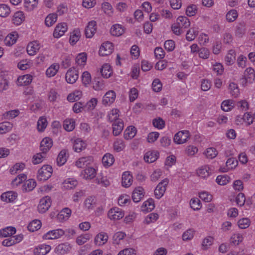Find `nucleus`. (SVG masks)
I'll return each instance as SVG.
<instances>
[{
    "mask_svg": "<svg viewBox=\"0 0 255 255\" xmlns=\"http://www.w3.org/2000/svg\"><path fill=\"white\" fill-rule=\"evenodd\" d=\"M52 168L48 165H43L37 172V179L39 181H45L49 178L52 173Z\"/></svg>",
    "mask_w": 255,
    "mask_h": 255,
    "instance_id": "f257e3e1",
    "label": "nucleus"
},
{
    "mask_svg": "<svg viewBox=\"0 0 255 255\" xmlns=\"http://www.w3.org/2000/svg\"><path fill=\"white\" fill-rule=\"evenodd\" d=\"M168 183L169 179L165 178L157 185L154 190V195L157 199H159L164 195Z\"/></svg>",
    "mask_w": 255,
    "mask_h": 255,
    "instance_id": "f03ea898",
    "label": "nucleus"
},
{
    "mask_svg": "<svg viewBox=\"0 0 255 255\" xmlns=\"http://www.w3.org/2000/svg\"><path fill=\"white\" fill-rule=\"evenodd\" d=\"M190 133L188 130H181L175 134L173 141L177 144H182L185 143L190 138Z\"/></svg>",
    "mask_w": 255,
    "mask_h": 255,
    "instance_id": "7ed1b4c3",
    "label": "nucleus"
},
{
    "mask_svg": "<svg viewBox=\"0 0 255 255\" xmlns=\"http://www.w3.org/2000/svg\"><path fill=\"white\" fill-rule=\"evenodd\" d=\"M65 234V231L61 229H57L47 232L43 235L45 240H55L60 238Z\"/></svg>",
    "mask_w": 255,
    "mask_h": 255,
    "instance_id": "20e7f679",
    "label": "nucleus"
},
{
    "mask_svg": "<svg viewBox=\"0 0 255 255\" xmlns=\"http://www.w3.org/2000/svg\"><path fill=\"white\" fill-rule=\"evenodd\" d=\"M78 77L79 71L74 67L69 68L65 74V80L69 84L75 83Z\"/></svg>",
    "mask_w": 255,
    "mask_h": 255,
    "instance_id": "39448f33",
    "label": "nucleus"
},
{
    "mask_svg": "<svg viewBox=\"0 0 255 255\" xmlns=\"http://www.w3.org/2000/svg\"><path fill=\"white\" fill-rule=\"evenodd\" d=\"M124 212L118 207H113L108 212V218L111 220H119L124 216Z\"/></svg>",
    "mask_w": 255,
    "mask_h": 255,
    "instance_id": "423d86ee",
    "label": "nucleus"
},
{
    "mask_svg": "<svg viewBox=\"0 0 255 255\" xmlns=\"http://www.w3.org/2000/svg\"><path fill=\"white\" fill-rule=\"evenodd\" d=\"M255 79V72L254 69L248 68L244 72V78L241 80L243 86H245L247 82L252 83Z\"/></svg>",
    "mask_w": 255,
    "mask_h": 255,
    "instance_id": "0eeeda50",
    "label": "nucleus"
},
{
    "mask_svg": "<svg viewBox=\"0 0 255 255\" xmlns=\"http://www.w3.org/2000/svg\"><path fill=\"white\" fill-rule=\"evenodd\" d=\"M196 173L200 178L206 179L212 174V169L209 165H204L196 170Z\"/></svg>",
    "mask_w": 255,
    "mask_h": 255,
    "instance_id": "6e6552de",
    "label": "nucleus"
},
{
    "mask_svg": "<svg viewBox=\"0 0 255 255\" xmlns=\"http://www.w3.org/2000/svg\"><path fill=\"white\" fill-rule=\"evenodd\" d=\"M97 170L93 167H87L82 170L80 176L86 180H91L96 177Z\"/></svg>",
    "mask_w": 255,
    "mask_h": 255,
    "instance_id": "1a4fd4ad",
    "label": "nucleus"
},
{
    "mask_svg": "<svg viewBox=\"0 0 255 255\" xmlns=\"http://www.w3.org/2000/svg\"><path fill=\"white\" fill-rule=\"evenodd\" d=\"M51 205V198L48 196H45L40 199L37 207L38 210L40 213H45L48 210Z\"/></svg>",
    "mask_w": 255,
    "mask_h": 255,
    "instance_id": "9d476101",
    "label": "nucleus"
},
{
    "mask_svg": "<svg viewBox=\"0 0 255 255\" xmlns=\"http://www.w3.org/2000/svg\"><path fill=\"white\" fill-rule=\"evenodd\" d=\"M94 162V159L92 156H89L82 157L79 158L75 162V165L78 168L87 167Z\"/></svg>",
    "mask_w": 255,
    "mask_h": 255,
    "instance_id": "9b49d317",
    "label": "nucleus"
},
{
    "mask_svg": "<svg viewBox=\"0 0 255 255\" xmlns=\"http://www.w3.org/2000/svg\"><path fill=\"white\" fill-rule=\"evenodd\" d=\"M114 48L113 44L109 41L103 43L99 49V54L102 56H105L111 54Z\"/></svg>",
    "mask_w": 255,
    "mask_h": 255,
    "instance_id": "f8f14e48",
    "label": "nucleus"
},
{
    "mask_svg": "<svg viewBox=\"0 0 255 255\" xmlns=\"http://www.w3.org/2000/svg\"><path fill=\"white\" fill-rule=\"evenodd\" d=\"M53 145V141L50 137L44 138L40 143V149L43 154H46L51 148Z\"/></svg>",
    "mask_w": 255,
    "mask_h": 255,
    "instance_id": "ddd939ff",
    "label": "nucleus"
},
{
    "mask_svg": "<svg viewBox=\"0 0 255 255\" xmlns=\"http://www.w3.org/2000/svg\"><path fill=\"white\" fill-rule=\"evenodd\" d=\"M133 182V177L129 171L123 173L122 176V185L125 188L130 187Z\"/></svg>",
    "mask_w": 255,
    "mask_h": 255,
    "instance_id": "4468645a",
    "label": "nucleus"
},
{
    "mask_svg": "<svg viewBox=\"0 0 255 255\" xmlns=\"http://www.w3.org/2000/svg\"><path fill=\"white\" fill-rule=\"evenodd\" d=\"M108 234L104 232L98 233L94 238V243L96 245L101 246L105 245L108 240Z\"/></svg>",
    "mask_w": 255,
    "mask_h": 255,
    "instance_id": "2eb2a0df",
    "label": "nucleus"
},
{
    "mask_svg": "<svg viewBox=\"0 0 255 255\" xmlns=\"http://www.w3.org/2000/svg\"><path fill=\"white\" fill-rule=\"evenodd\" d=\"M40 44L37 41L30 42L27 45L26 50L29 55H34L39 51L40 48Z\"/></svg>",
    "mask_w": 255,
    "mask_h": 255,
    "instance_id": "dca6fc26",
    "label": "nucleus"
},
{
    "mask_svg": "<svg viewBox=\"0 0 255 255\" xmlns=\"http://www.w3.org/2000/svg\"><path fill=\"white\" fill-rule=\"evenodd\" d=\"M116 97V93L114 91H109L103 96L102 103L105 106L110 105L115 101Z\"/></svg>",
    "mask_w": 255,
    "mask_h": 255,
    "instance_id": "f3484780",
    "label": "nucleus"
},
{
    "mask_svg": "<svg viewBox=\"0 0 255 255\" xmlns=\"http://www.w3.org/2000/svg\"><path fill=\"white\" fill-rule=\"evenodd\" d=\"M94 181L95 183L105 187H108L111 184L109 178L107 176H104L102 173H99Z\"/></svg>",
    "mask_w": 255,
    "mask_h": 255,
    "instance_id": "a211bd4d",
    "label": "nucleus"
},
{
    "mask_svg": "<svg viewBox=\"0 0 255 255\" xmlns=\"http://www.w3.org/2000/svg\"><path fill=\"white\" fill-rule=\"evenodd\" d=\"M97 30L96 22L92 20L88 22L87 26L85 28V35L87 38L93 37Z\"/></svg>",
    "mask_w": 255,
    "mask_h": 255,
    "instance_id": "6ab92c4d",
    "label": "nucleus"
},
{
    "mask_svg": "<svg viewBox=\"0 0 255 255\" xmlns=\"http://www.w3.org/2000/svg\"><path fill=\"white\" fill-rule=\"evenodd\" d=\"M67 30V25L66 23H61L56 26L53 32V36L55 38L62 36Z\"/></svg>",
    "mask_w": 255,
    "mask_h": 255,
    "instance_id": "aec40b11",
    "label": "nucleus"
},
{
    "mask_svg": "<svg viewBox=\"0 0 255 255\" xmlns=\"http://www.w3.org/2000/svg\"><path fill=\"white\" fill-rule=\"evenodd\" d=\"M113 133L115 136L119 135L123 131L124 125L122 120H118V121L113 122Z\"/></svg>",
    "mask_w": 255,
    "mask_h": 255,
    "instance_id": "412c9836",
    "label": "nucleus"
},
{
    "mask_svg": "<svg viewBox=\"0 0 255 255\" xmlns=\"http://www.w3.org/2000/svg\"><path fill=\"white\" fill-rule=\"evenodd\" d=\"M17 196V194L16 192L11 191H7L1 195V200L7 203L13 202L15 200Z\"/></svg>",
    "mask_w": 255,
    "mask_h": 255,
    "instance_id": "4be33fe9",
    "label": "nucleus"
},
{
    "mask_svg": "<svg viewBox=\"0 0 255 255\" xmlns=\"http://www.w3.org/2000/svg\"><path fill=\"white\" fill-rule=\"evenodd\" d=\"M144 196V189L141 187H136L133 192L132 198L134 202H139Z\"/></svg>",
    "mask_w": 255,
    "mask_h": 255,
    "instance_id": "5701e85b",
    "label": "nucleus"
},
{
    "mask_svg": "<svg viewBox=\"0 0 255 255\" xmlns=\"http://www.w3.org/2000/svg\"><path fill=\"white\" fill-rule=\"evenodd\" d=\"M32 80V76L29 74L20 76L17 80V85L23 86L29 85Z\"/></svg>",
    "mask_w": 255,
    "mask_h": 255,
    "instance_id": "b1692460",
    "label": "nucleus"
},
{
    "mask_svg": "<svg viewBox=\"0 0 255 255\" xmlns=\"http://www.w3.org/2000/svg\"><path fill=\"white\" fill-rule=\"evenodd\" d=\"M71 249V247L68 243L61 244L55 248V252L60 255H64L68 253Z\"/></svg>",
    "mask_w": 255,
    "mask_h": 255,
    "instance_id": "393cba45",
    "label": "nucleus"
},
{
    "mask_svg": "<svg viewBox=\"0 0 255 255\" xmlns=\"http://www.w3.org/2000/svg\"><path fill=\"white\" fill-rule=\"evenodd\" d=\"M86 146V142L81 138H76L73 141V149L76 152H80L84 149Z\"/></svg>",
    "mask_w": 255,
    "mask_h": 255,
    "instance_id": "a878e982",
    "label": "nucleus"
},
{
    "mask_svg": "<svg viewBox=\"0 0 255 255\" xmlns=\"http://www.w3.org/2000/svg\"><path fill=\"white\" fill-rule=\"evenodd\" d=\"M158 157L156 151H148L144 155V160L146 162L152 163L156 161Z\"/></svg>",
    "mask_w": 255,
    "mask_h": 255,
    "instance_id": "bb28decb",
    "label": "nucleus"
},
{
    "mask_svg": "<svg viewBox=\"0 0 255 255\" xmlns=\"http://www.w3.org/2000/svg\"><path fill=\"white\" fill-rule=\"evenodd\" d=\"M175 23L176 25L183 30L188 27L190 25V22L189 19L187 17L183 16H179L177 18Z\"/></svg>",
    "mask_w": 255,
    "mask_h": 255,
    "instance_id": "cd10ccee",
    "label": "nucleus"
},
{
    "mask_svg": "<svg viewBox=\"0 0 255 255\" xmlns=\"http://www.w3.org/2000/svg\"><path fill=\"white\" fill-rule=\"evenodd\" d=\"M17 38V33L16 32H12L5 37L4 43L6 46H10L16 42Z\"/></svg>",
    "mask_w": 255,
    "mask_h": 255,
    "instance_id": "c85d7f7f",
    "label": "nucleus"
},
{
    "mask_svg": "<svg viewBox=\"0 0 255 255\" xmlns=\"http://www.w3.org/2000/svg\"><path fill=\"white\" fill-rule=\"evenodd\" d=\"M110 32L112 35L119 36L125 32V28L121 24H115L112 26Z\"/></svg>",
    "mask_w": 255,
    "mask_h": 255,
    "instance_id": "c756f323",
    "label": "nucleus"
},
{
    "mask_svg": "<svg viewBox=\"0 0 255 255\" xmlns=\"http://www.w3.org/2000/svg\"><path fill=\"white\" fill-rule=\"evenodd\" d=\"M51 249L50 246L42 244L35 249L34 253L37 255H46L50 252Z\"/></svg>",
    "mask_w": 255,
    "mask_h": 255,
    "instance_id": "7c9ffc66",
    "label": "nucleus"
},
{
    "mask_svg": "<svg viewBox=\"0 0 255 255\" xmlns=\"http://www.w3.org/2000/svg\"><path fill=\"white\" fill-rule=\"evenodd\" d=\"M71 214V211L68 208L62 209L57 215V218L60 222L68 219Z\"/></svg>",
    "mask_w": 255,
    "mask_h": 255,
    "instance_id": "2f4dec72",
    "label": "nucleus"
},
{
    "mask_svg": "<svg viewBox=\"0 0 255 255\" xmlns=\"http://www.w3.org/2000/svg\"><path fill=\"white\" fill-rule=\"evenodd\" d=\"M59 69V65L57 63H54L50 65L46 71V75L47 77L50 78L54 76L58 72Z\"/></svg>",
    "mask_w": 255,
    "mask_h": 255,
    "instance_id": "473e14b6",
    "label": "nucleus"
},
{
    "mask_svg": "<svg viewBox=\"0 0 255 255\" xmlns=\"http://www.w3.org/2000/svg\"><path fill=\"white\" fill-rule=\"evenodd\" d=\"M126 147V144L123 139L116 138L113 143L114 150L119 152L124 150Z\"/></svg>",
    "mask_w": 255,
    "mask_h": 255,
    "instance_id": "72a5a7b5",
    "label": "nucleus"
},
{
    "mask_svg": "<svg viewBox=\"0 0 255 255\" xmlns=\"http://www.w3.org/2000/svg\"><path fill=\"white\" fill-rule=\"evenodd\" d=\"M36 186V182L34 179H28L24 182L22 185V190L26 192L31 191Z\"/></svg>",
    "mask_w": 255,
    "mask_h": 255,
    "instance_id": "f704fd0d",
    "label": "nucleus"
},
{
    "mask_svg": "<svg viewBox=\"0 0 255 255\" xmlns=\"http://www.w3.org/2000/svg\"><path fill=\"white\" fill-rule=\"evenodd\" d=\"M77 181L74 178H68L64 181L62 183L63 187L65 189H72L77 185Z\"/></svg>",
    "mask_w": 255,
    "mask_h": 255,
    "instance_id": "c9c22d12",
    "label": "nucleus"
},
{
    "mask_svg": "<svg viewBox=\"0 0 255 255\" xmlns=\"http://www.w3.org/2000/svg\"><path fill=\"white\" fill-rule=\"evenodd\" d=\"M119 110L117 109H113L109 112L107 117L110 122H115L119 119Z\"/></svg>",
    "mask_w": 255,
    "mask_h": 255,
    "instance_id": "e433bc0d",
    "label": "nucleus"
},
{
    "mask_svg": "<svg viewBox=\"0 0 255 255\" xmlns=\"http://www.w3.org/2000/svg\"><path fill=\"white\" fill-rule=\"evenodd\" d=\"M244 237L243 235L240 233H235L232 235L230 238V243L234 246L239 245L243 242Z\"/></svg>",
    "mask_w": 255,
    "mask_h": 255,
    "instance_id": "4c0bfd02",
    "label": "nucleus"
},
{
    "mask_svg": "<svg viewBox=\"0 0 255 255\" xmlns=\"http://www.w3.org/2000/svg\"><path fill=\"white\" fill-rule=\"evenodd\" d=\"M67 151L65 149L62 150L59 153L57 158V163L59 166H62L67 161Z\"/></svg>",
    "mask_w": 255,
    "mask_h": 255,
    "instance_id": "58836bf2",
    "label": "nucleus"
},
{
    "mask_svg": "<svg viewBox=\"0 0 255 255\" xmlns=\"http://www.w3.org/2000/svg\"><path fill=\"white\" fill-rule=\"evenodd\" d=\"M136 129L133 126H129L127 128L124 132V137L126 139L132 138L136 134Z\"/></svg>",
    "mask_w": 255,
    "mask_h": 255,
    "instance_id": "ea45409f",
    "label": "nucleus"
},
{
    "mask_svg": "<svg viewBox=\"0 0 255 255\" xmlns=\"http://www.w3.org/2000/svg\"><path fill=\"white\" fill-rule=\"evenodd\" d=\"M115 161L114 156L110 153H106L102 158V162L105 166H111Z\"/></svg>",
    "mask_w": 255,
    "mask_h": 255,
    "instance_id": "a19ab883",
    "label": "nucleus"
},
{
    "mask_svg": "<svg viewBox=\"0 0 255 255\" xmlns=\"http://www.w3.org/2000/svg\"><path fill=\"white\" fill-rule=\"evenodd\" d=\"M25 167V165L23 162H18L13 165L9 169V172L11 174H15L22 171Z\"/></svg>",
    "mask_w": 255,
    "mask_h": 255,
    "instance_id": "79ce46f5",
    "label": "nucleus"
},
{
    "mask_svg": "<svg viewBox=\"0 0 255 255\" xmlns=\"http://www.w3.org/2000/svg\"><path fill=\"white\" fill-rule=\"evenodd\" d=\"M101 73L103 77L106 78L110 77L112 73L111 66L108 64H104L101 69Z\"/></svg>",
    "mask_w": 255,
    "mask_h": 255,
    "instance_id": "37998d69",
    "label": "nucleus"
},
{
    "mask_svg": "<svg viewBox=\"0 0 255 255\" xmlns=\"http://www.w3.org/2000/svg\"><path fill=\"white\" fill-rule=\"evenodd\" d=\"M92 238L90 234H85L78 236L76 240V243L79 246H81L87 243Z\"/></svg>",
    "mask_w": 255,
    "mask_h": 255,
    "instance_id": "c03bdc74",
    "label": "nucleus"
},
{
    "mask_svg": "<svg viewBox=\"0 0 255 255\" xmlns=\"http://www.w3.org/2000/svg\"><path fill=\"white\" fill-rule=\"evenodd\" d=\"M47 126V121L44 117H40L37 122V128L38 131H43Z\"/></svg>",
    "mask_w": 255,
    "mask_h": 255,
    "instance_id": "a18cd8bd",
    "label": "nucleus"
},
{
    "mask_svg": "<svg viewBox=\"0 0 255 255\" xmlns=\"http://www.w3.org/2000/svg\"><path fill=\"white\" fill-rule=\"evenodd\" d=\"M24 19V13L22 11H18L16 12L12 18L13 23L18 25L20 24Z\"/></svg>",
    "mask_w": 255,
    "mask_h": 255,
    "instance_id": "49530a36",
    "label": "nucleus"
},
{
    "mask_svg": "<svg viewBox=\"0 0 255 255\" xmlns=\"http://www.w3.org/2000/svg\"><path fill=\"white\" fill-rule=\"evenodd\" d=\"M19 114V111L18 110H11L4 113L1 119L10 120L12 119Z\"/></svg>",
    "mask_w": 255,
    "mask_h": 255,
    "instance_id": "de8ad7c7",
    "label": "nucleus"
},
{
    "mask_svg": "<svg viewBox=\"0 0 255 255\" xmlns=\"http://www.w3.org/2000/svg\"><path fill=\"white\" fill-rule=\"evenodd\" d=\"M236 58V52L234 50H230L226 55L225 60L226 64L231 65L233 64Z\"/></svg>",
    "mask_w": 255,
    "mask_h": 255,
    "instance_id": "09e8293b",
    "label": "nucleus"
},
{
    "mask_svg": "<svg viewBox=\"0 0 255 255\" xmlns=\"http://www.w3.org/2000/svg\"><path fill=\"white\" fill-rule=\"evenodd\" d=\"M16 233V229L13 227H6L1 230V236L3 237H9Z\"/></svg>",
    "mask_w": 255,
    "mask_h": 255,
    "instance_id": "8fccbe9b",
    "label": "nucleus"
},
{
    "mask_svg": "<svg viewBox=\"0 0 255 255\" xmlns=\"http://www.w3.org/2000/svg\"><path fill=\"white\" fill-rule=\"evenodd\" d=\"M75 127V122L73 119H66L64 121L63 127L64 128L68 131H71L73 130Z\"/></svg>",
    "mask_w": 255,
    "mask_h": 255,
    "instance_id": "3c124183",
    "label": "nucleus"
},
{
    "mask_svg": "<svg viewBox=\"0 0 255 255\" xmlns=\"http://www.w3.org/2000/svg\"><path fill=\"white\" fill-rule=\"evenodd\" d=\"M41 227V223L39 220H34L28 225V230L30 232H34L39 229Z\"/></svg>",
    "mask_w": 255,
    "mask_h": 255,
    "instance_id": "603ef678",
    "label": "nucleus"
},
{
    "mask_svg": "<svg viewBox=\"0 0 255 255\" xmlns=\"http://www.w3.org/2000/svg\"><path fill=\"white\" fill-rule=\"evenodd\" d=\"M87 59V56L85 52L80 53L76 57V63L79 66H84L86 64Z\"/></svg>",
    "mask_w": 255,
    "mask_h": 255,
    "instance_id": "864d4df0",
    "label": "nucleus"
},
{
    "mask_svg": "<svg viewBox=\"0 0 255 255\" xmlns=\"http://www.w3.org/2000/svg\"><path fill=\"white\" fill-rule=\"evenodd\" d=\"M38 0H24V7L28 10H32L35 8L38 5Z\"/></svg>",
    "mask_w": 255,
    "mask_h": 255,
    "instance_id": "5fc2aeb1",
    "label": "nucleus"
},
{
    "mask_svg": "<svg viewBox=\"0 0 255 255\" xmlns=\"http://www.w3.org/2000/svg\"><path fill=\"white\" fill-rule=\"evenodd\" d=\"M57 19L56 14L50 13L48 14L45 19V25L48 27L51 26L56 21Z\"/></svg>",
    "mask_w": 255,
    "mask_h": 255,
    "instance_id": "6e6d98bb",
    "label": "nucleus"
},
{
    "mask_svg": "<svg viewBox=\"0 0 255 255\" xmlns=\"http://www.w3.org/2000/svg\"><path fill=\"white\" fill-rule=\"evenodd\" d=\"M82 96V92L75 91L72 93L69 94L67 96V100L70 102H74L79 100Z\"/></svg>",
    "mask_w": 255,
    "mask_h": 255,
    "instance_id": "4d7b16f0",
    "label": "nucleus"
},
{
    "mask_svg": "<svg viewBox=\"0 0 255 255\" xmlns=\"http://www.w3.org/2000/svg\"><path fill=\"white\" fill-rule=\"evenodd\" d=\"M234 106V103L232 100H225L221 104V108L225 112L231 111Z\"/></svg>",
    "mask_w": 255,
    "mask_h": 255,
    "instance_id": "13d9d810",
    "label": "nucleus"
},
{
    "mask_svg": "<svg viewBox=\"0 0 255 255\" xmlns=\"http://www.w3.org/2000/svg\"><path fill=\"white\" fill-rule=\"evenodd\" d=\"M155 207L154 200L150 198L144 202L142 205L143 210H146L147 212L152 211Z\"/></svg>",
    "mask_w": 255,
    "mask_h": 255,
    "instance_id": "bf43d9fd",
    "label": "nucleus"
},
{
    "mask_svg": "<svg viewBox=\"0 0 255 255\" xmlns=\"http://www.w3.org/2000/svg\"><path fill=\"white\" fill-rule=\"evenodd\" d=\"M125 236V233L122 232H118L115 233L113 238V244L116 245L120 244Z\"/></svg>",
    "mask_w": 255,
    "mask_h": 255,
    "instance_id": "052dcab7",
    "label": "nucleus"
},
{
    "mask_svg": "<svg viewBox=\"0 0 255 255\" xmlns=\"http://www.w3.org/2000/svg\"><path fill=\"white\" fill-rule=\"evenodd\" d=\"M130 202V197L127 194L122 195L119 197L118 204L121 206H124L128 205Z\"/></svg>",
    "mask_w": 255,
    "mask_h": 255,
    "instance_id": "680f3d73",
    "label": "nucleus"
},
{
    "mask_svg": "<svg viewBox=\"0 0 255 255\" xmlns=\"http://www.w3.org/2000/svg\"><path fill=\"white\" fill-rule=\"evenodd\" d=\"M98 101L96 98H92L84 105L85 111H92L95 109L97 105Z\"/></svg>",
    "mask_w": 255,
    "mask_h": 255,
    "instance_id": "e2e57ef3",
    "label": "nucleus"
},
{
    "mask_svg": "<svg viewBox=\"0 0 255 255\" xmlns=\"http://www.w3.org/2000/svg\"><path fill=\"white\" fill-rule=\"evenodd\" d=\"M198 31L194 28H190L188 30L186 35V39L187 41H191L193 40L197 35L198 34Z\"/></svg>",
    "mask_w": 255,
    "mask_h": 255,
    "instance_id": "0e129e2a",
    "label": "nucleus"
},
{
    "mask_svg": "<svg viewBox=\"0 0 255 255\" xmlns=\"http://www.w3.org/2000/svg\"><path fill=\"white\" fill-rule=\"evenodd\" d=\"M80 36L81 33L80 31L78 30H74L70 37L69 41L70 44L72 45L75 44L79 40Z\"/></svg>",
    "mask_w": 255,
    "mask_h": 255,
    "instance_id": "69168bd1",
    "label": "nucleus"
},
{
    "mask_svg": "<svg viewBox=\"0 0 255 255\" xmlns=\"http://www.w3.org/2000/svg\"><path fill=\"white\" fill-rule=\"evenodd\" d=\"M46 154H43L41 153H36L33 156L32 159V162L33 164H38L41 163L44 158L45 157Z\"/></svg>",
    "mask_w": 255,
    "mask_h": 255,
    "instance_id": "338daca9",
    "label": "nucleus"
},
{
    "mask_svg": "<svg viewBox=\"0 0 255 255\" xmlns=\"http://www.w3.org/2000/svg\"><path fill=\"white\" fill-rule=\"evenodd\" d=\"M210 55V52L208 48L202 47L199 49L198 55L200 58L207 59L209 58Z\"/></svg>",
    "mask_w": 255,
    "mask_h": 255,
    "instance_id": "774afa93",
    "label": "nucleus"
}]
</instances>
